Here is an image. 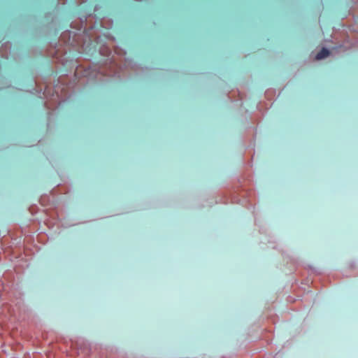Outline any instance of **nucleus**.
Segmentation results:
<instances>
[{
	"instance_id": "obj_1",
	"label": "nucleus",
	"mask_w": 358,
	"mask_h": 358,
	"mask_svg": "<svg viewBox=\"0 0 358 358\" xmlns=\"http://www.w3.org/2000/svg\"><path fill=\"white\" fill-rule=\"evenodd\" d=\"M329 51L327 49V48H323L317 55H316V57H315V59H317V60H320V59H324L325 57H327V56H329Z\"/></svg>"
}]
</instances>
